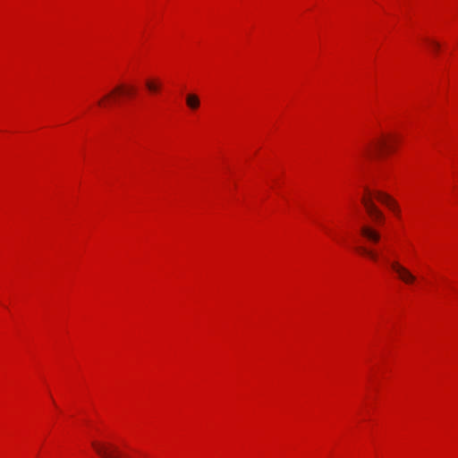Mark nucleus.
Here are the masks:
<instances>
[{"mask_svg":"<svg viewBox=\"0 0 458 458\" xmlns=\"http://www.w3.org/2000/svg\"><path fill=\"white\" fill-rule=\"evenodd\" d=\"M96 453L102 458H129L123 455L116 446L111 444L92 442Z\"/></svg>","mask_w":458,"mask_h":458,"instance_id":"obj_1","label":"nucleus"},{"mask_svg":"<svg viewBox=\"0 0 458 458\" xmlns=\"http://www.w3.org/2000/svg\"><path fill=\"white\" fill-rule=\"evenodd\" d=\"M361 202L370 218L376 224H383V222L385 221V216L383 212L372 201L371 197H363L361 199Z\"/></svg>","mask_w":458,"mask_h":458,"instance_id":"obj_2","label":"nucleus"},{"mask_svg":"<svg viewBox=\"0 0 458 458\" xmlns=\"http://www.w3.org/2000/svg\"><path fill=\"white\" fill-rule=\"evenodd\" d=\"M392 269L397 274L400 280L403 283L410 284L416 281V276L405 267L402 266L397 261L391 263Z\"/></svg>","mask_w":458,"mask_h":458,"instance_id":"obj_3","label":"nucleus"},{"mask_svg":"<svg viewBox=\"0 0 458 458\" xmlns=\"http://www.w3.org/2000/svg\"><path fill=\"white\" fill-rule=\"evenodd\" d=\"M360 234L369 242L377 243L381 235L380 233L374 227L369 225H364L360 227Z\"/></svg>","mask_w":458,"mask_h":458,"instance_id":"obj_4","label":"nucleus"},{"mask_svg":"<svg viewBox=\"0 0 458 458\" xmlns=\"http://www.w3.org/2000/svg\"><path fill=\"white\" fill-rule=\"evenodd\" d=\"M373 195L378 201L385 204L394 212H399L396 201L394 199H392L388 194L382 192L380 191H376L373 192Z\"/></svg>","mask_w":458,"mask_h":458,"instance_id":"obj_5","label":"nucleus"},{"mask_svg":"<svg viewBox=\"0 0 458 458\" xmlns=\"http://www.w3.org/2000/svg\"><path fill=\"white\" fill-rule=\"evenodd\" d=\"M386 147V142L384 140H377L370 143L365 149V154L371 155L374 151H380Z\"/></svg>","mask_w":458,"mask_h":458,"instance_id":"obj_6","label":"nucleus"},{"mask_svg":"<svg viewBox=\"0 0 458 458\" xmlns=\"http://www.w3.org/2000/svg\"><path fill=\"white\" fill-rule=\"evenodd\" d=\"M186 105L191 110H197L200 106L199 98L193 93L186 95Z\"/></svg>","mask_w":458,"mask_h":458,"instance_id":"obj_7","label":"nucleus"},{"mask_svg":"<svg viewBox=\"0 0 458 458\" xmlns=\"http://www.w3.org/2000/svg\"><path fill=\"white\" fill-rule=\"evenodd\" d=\"M146 88L152 93L157 92L160 88L158 81L148 80L145 83Z\"/></svg>","mask_w":458,"mask_h":458,"instance_id":"obj_8","label":"nucleus"},{"mask_svg":"<svg viewBox=\"0 0 458 458\" xmlns=\"http://www.w3.org/2000/svg\"><path fill=\"white\" fill-rule=\"evenodd\" d=\"M359 250H360V252L362 254L368 256L369 258H370L373 260H377V254L375 251L371 250H369V249L364 248V247H360Z\"/></svg>","mask_w":458,"mask_h":458,"instance_id":"obj_9","label":"nucleus"},{"mask_svg":"<svg viewBox=\"0 0 458 458\" xmlns=\"http://www.w3.org/2000/svg\"><path fill=\"white\" fill-rule=\"evenodd\" d=\"M122 89H123V87H122V86L117 87L115 89H114L113 91H111L110 93H108L107 95H106L103 98H101V99L98 102V104L99 106H106V105L105 104V101H106V100H107V99H109V98L112 97V95H113V94H114L115 92L121 91Z\"/></svg>","mask_w":458,"mask_h":458,"instance_id":"obj_10","label":"nucleus"},{"mask_svg":"<svg viewBox=\"0 0 458 458\" xmlns=\"http://www.w3.org/2000/svg\"><path fill=\"white\" fill-rule=\"evenodd\" d=\"M430 44L432 45L433 48L437 51L440 47V45L439 43H437V41H431Z\"/></svg>","mask_w":458,"mask_h":458,"instance_id":"obj_11","label":"nucleus"},{"mask_svg":"<svg viewBox=\"0 0 458 458\" xmlns=\"http://www.w3.org/2000/svg\"><path fill=\"white\" fill-rule=\"evenodd\" d=\"M125 93L128 94V95L132 94L133 93V89L132 88L128 89Z\"/></svg>","mask_w":458,"mask_h":458,"instance_id":"obj_12","label":"nucleus"}]
</instances>
